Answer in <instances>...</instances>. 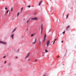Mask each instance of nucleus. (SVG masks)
Returning a JSON list of instances; mask_svg holds the SVG:
<instances>
[{"mask_svg": "<svg viewBox=\"0 0 76 76\" xmlns=\"http://www.w3.org/2000/svg\"><path fill=\"white\" fill-rule=\"evenodd\" d=\"M41 28V34H42V29H43V26L42 24H41L40 25Z\"/></svg>", "mask_w": 76, "mask_h": 76, "instance_id": "nucleus-1", "label": "nucleus"}, {"mask_svg": "<svg viewBox=\"0 0 76 76\" xmlns=\"http://www.w3.org/2000/svg\"><path fill=\"white\" fill-rule=\"evenodd\" d=\"M31 20H38V18H37V17H34V18H31Z\"/></svg>", "mask_w": 76, "mask_h": 76, "instance_id": "nucleus-2", "label": "nucleus"}, {"mask_svg": "<svg viewBox=\"0 0 76 76\" xmlns=\"http://www.w3.org/2000/svg\"><path fill=\"white\" fill-rule=\"evenodd\" d=\"M0 43H1V44H5V45L7 44V43L6 42H3L1 41H0Z\"/></svg>", "mask_w": 76, "mask_h": 76, "instance_id": "nucleus-3", "label": "nucleus"}, {"mask_svg": "<svg viewBox=\"0 0 76 76\" xmlns=\"http://www.w3.org/2000/svg\"><path fill=\"white\" fill-rule=\"evenodd\" d=\"M45 39H46V35L45 34L44 36V37L43 38V42H45Z\"/></svg>", "mask_w": 76, "mask_h": 76, "instance_id": "nucleus-4", "label": "nucleus"}, {"mask_svg": "<svg viewBox=\"0 0 76 76\" xmlns=\"http://www.w3.org/2000/svg\"><path fill=\"white\" fill-rule=\"evenodd\" d=\"M49 44H50L49 41H48L46 44L47 47H48V46L49 45Z\"/></svg>", "mask_w": 76, "mask_h": 76, "instance_id": "nucleus-5", "label": "nucleus"}, {"mask_svg": "<svg viewBox=\"0 0 76 76\" xmlns=\"http://www.w3.org/2000/svg\"><path fill=\"white\" fill-rule=\"evenodd\" d=\"M12 38V39H13L14 38H13V37H14V34H12L11 36Z\"/></svg>", "mask_w": 76, "mask_h": 76, "instance_id": "nucleus-6", "label": "nucleus"}, {"mask_svg": "<svg viewBox=\"0 0 76 76\" xmlns=\"http://www.w3.org/2000/svg\"><path fill=\"white\" fill-rule=\"evenodd\" d=\"M31 19V18H30L27 21V23L28 24L29 22V21H30V20Z\"/></svg>", "mask_w": 76, "mask_h": 76, "instance_id": "nucleus-7", "label": "nucleus"}, {"mask_svg": "<svg viewBox=\"0 0 76 76\" xmlns=\"http://www.w3.org/2000/svg\"><path fill=\"white\" fill-rule=\"evenodd\" d=\"M37 42V38H36L35 39V40L34 42H33L32 43V44H35L36 43V42Z\"/></svg>", "mask_w": 76, "mask_h": 76, "instance_id": "nucleus-8", "label": "nucleus"}, {"mask_svg": "<svg viewBox=\"0 0 76 76\" xmlns=\"http://www.w3.org/2000/svg\"><path fill=\"white\" fill-rule=\"evenodd\" d=\"M29 54H30V53H29L28 54H27L26 56V57H25V58H27V57H29Z\"/></svg>", "mask_w": 76, "mask_h": 76, "instance_id": "nucleus-9", "label": "nucleus"}, {"mask_svg": "<svg viewBox=\"0 0 76 76\" xmlns=\"http://www.w3.org/2000/svg\"><path fill=\"white\" fill-rule=\"evenodd\" d=\"M42 1L39 2V6H40V5H41V4L42 3Z\"/></svg>", "mask_w": 76, "mask_h": 76, "instance_id": "nucleus-10", "label": "nucleus"}, {"mask_svg": "<svg viewBox=\"0 0 76 76\" xmlns=\"http://www.w3.org/2000/svg\"><path fill=\"white\" fill-rule=\"evenodd\" d=\"M70 28V26H68L67 27H66V30L67 31V29H68V28Z\"/></svg>", "mask_w": 76, "mask_h": 76, "instance_id": "nucleus-11", "label": "nucleus"}, {"mask_svg": "<svg viewBox=\"0 0 76 76\" xmlns=\"http://www.w3.org/2000/svg\"><path fill=\"white\" fill-rule=\"evenodd\" d=\"M34 35L35 34H32L31 35V37H33V36H34Z\"/></svg>", "mask_w": 76, "mask_h": 76, "instance_id": "nucleus-12", "label": "nucleus"}, {"mask_svg": "<svg viewBox=\"0 0 76 76\" xmlns=\"http://www.w3.org/2000/svg\"><path fill=\"white\" fill-rule=\"evenodd\" d=\"M39 45H41V42L40 41H39Z\"/></svg>", "mask_w": 76, "mask_h": 76, "instance_id": "nucleus-13", "label": "nucleus"}, {"mask_svg": "<svg viewBox=\"0 0 76 76\" xmlns=\"http://www.w3.org/2000/svg\"><path fill=\"white\" fill-rule=\"evenodd\" d=\"M11 12H13V7H12L11 8Z\"/></svg>", "mask_w": 76, "mask_h": 76, "instance_id": "nucleus-14", "label": "nucleus"}, {"mask_svg": "<svg viewBox=\"0 0 76 76\" xmlns=\"http://www.w3.org/2000/svg\"><path fill=\"white\" fill-rule=\"evenodd\" d=\"M8 66H10L11 65V63H9L8 64Z\"/></svg>", "mask_w": 76, "mask_h": 76, "instance_id": "nucleus-15", "label": "nucleus"}, {"mask_svg": "<svg viewBox=\"0 0 76 76\" xmlns=\"http://www.w3.org/2000/svg\"><path fill=\"white\" fill-rule=\"evenodd\" d=\"M27 7H31V5H28L27 6Z\"/></svg>", "mask_w": 76, "mask_h": 76, "instance_id": "nucleus-16", "label": "nucleus"}, {"mask_svg": "<svg viewBox=\"0 0 76 76\" xmlns=\"http://www.w3.org/2000/svg\"><path fill=\"white\" fill-rule=\"evenodd\" d=\"M68 16H69V14H67V15L66 16V18H68Z\"/></svg>", "mask_w": 76, "mask_h": 76, "instance_id": "nucleus-17", "label": "nucleus"}, {"mask_svg": "<svg viewBox=\"0 0 76 76\" xmlns=\"http://www.w3.org/2000/svg\"><path fill=\"white\" fill-rule=\"evenodd\" d=\"M45 52L46 53H47L48 52V50H45Z\"/></svg>", "mask_w": 76, "mask_h": 76, "instance_id": "nucleus-18", "label": "nucleus"}, {"mask_svg": "<svg viewBox=\"0 0 76 76\" xmlns=\"http://www.w3.org/2000/svg\"><path fill=\"white\" fill-rule=\"evenodd\" d=\"M30 60H31V59H30V58H29L28 60H27L28 61H30Z\"/></svg>", "mask_w": 76, "mask_h": 76, "instance_id": "nucleus-19", "label": "nucleus"}, {"mask_svg": "<svg viewBox=\"0 0 76 76\" xmlns=\"http://www.w3.org/2000/svg\"><path fill=\"white\" fill-rule=\"evenodd\" d=\"M19 13H18L17 14V16H19Z\"/></svg>", "mask_w": 76, "mask_h": 76, "instance_id": "nucleus-20", "label": "nucleus"}, {"mask_svg": "<svg viewBox=\"0 0 76 76\" xmlns=\"http://www.w3.org/2000/svg\"><path fill=\"white\" fill-rule=\"evenodd\" d=\"M3 58H6V56H4L3 57Z\"/></svg>", "mask_w": 76, "mask_h": 76, "instance_id": "nucleus-21", "label": "nucleus"}, {"mask_svg": "<svg viewBox=\"0 0 76 76\" xmlns=\"http://www.w3.org/2000/svg\"><path fill=\"white\" fill-rule=\"evenodd\" d=\"M16 28H15V29H14L13 31H16Z\"/></svg>", "mask_w": 76, "mask_h": 76, "instance_id": "nucleus-22", "label": "nucleus"}, {"mask_svg": "<svg viewBox=\"0 0 76 76\" xmlns=\"http://www.w3.org/2000/svg\"><path fill=\"white\" fill-rule=\"evenodd\" d=\"M9 10H8L7 11V12L6 13H8V12H9Z\"/></svg>", "mask_w": 76, "mask_h": 76, "instance_id": "nucleus-23", "label": "nucleus"}, {"mask_svg": "<svg viewBox=\"0 0 76 76\" xmlns=\"http://www.w3.org/2000/svg\"><path fill=\"white\" fill-rule=\"evenodd\" d=\"M22 10H23V8H21V11L22 12Z\"/></svg>", "mask_w": 76, "mask_h": 76, "instance_id": "nucleus-24", "label": "nucleus"}, {"mask_svg": "<svg viewBox=\"0 0 76 76\" xmlns=\"http://www.w3.org/2000/svg\"><path fill=\"white\" fill-rule=\"evenodd\" d=\"M56 41H55V40H54V41L53 42V44H54L55 43V42Z\"/></svg>", "mask_w": 76, "mask_h": 76, "instance_id": "nucleus-25", "label": "nucleus"}, {"mask_svg": "<svg viewBox=\"0 0 76 76\" xmlns=\"http://www.w3.org/2000/svg\"><path fill=\"white\" fill-rule=\"evenodd\" d=\"M5 10H7V7H6L5 8Z\"/></svg>", "mask_w": 76, "mask_h": 76, "instance_id": "nucleus-26", "label": "nucleus"}, {"mask_svg": "<svg viewBox=\"0 0 76 76\" xmlns=\"http://www.w3.org/2000/svg\"><path fill=\"white\" fill-rule=\"evenodd\" d=\"M35 61H38V60H37V59H35Z\"/></svg>", "mask_w": 76, "mask_h": 76, "instance_id": "nucleus-27", "label": "nucleus"}, {"mask_svg": "<svg viewBox=\"0 0 76 76\" xmlns=\"http://www.w3.org/2000/svg\"><path fill=\"white\" fill-rule=\"evenodd\" d=\"M6 61H5L4 62V64H6Z\"/></svg>", "mask_w": 76, "mask_h": 76, "instance_id": "nucleus-28", "label": "nucleus"}, {"mask_svg": "<svg viewBox=\"0 0 76 76\" xmlns=\"http://www.w3.org/2000/svg\"><path fill=\"white\" fill-rule=\"evenodd\" d=\"M61 42H62V43H63V41H61Z\"/></svg>", "mask_w": 76, "mask_h": 76, "instance_id": "nucleus-29", "label": "nucleus"}, {"mask_svg": "<svg viewBox=\"0 0 76 76\" xmlns=\"http://www.w3.org/2000/svg\"><path fill=\"white\" fill-rule=\"evenodd\" d=\"M15 32L13 30L12 31V33H13V32Z\"/></svg>", "mask_w": 76, "mask_h": 76, "instance_id": "nucleus-30", "label": "nucleus"}, {"mask_svg": "<svg viewBox=\"0 0 76 76\" xmlns=\"http://www.w3.org/2000/svg\"><path fill=\"white\" fill-rule=\"evenodd\" d=\"M65 33V32H62V34H64Z\"/></svg>", "mask_w": 76, "mask_h": 76, "instance_id": "nucleus-31", "label": "nucleus"}, {"mask_svg": "<svg viewBox=\"0 0 76 76\" xmlns=\"http://www.w3.org/2000/svg\"><path fill=\"white\" fill-rule=\"evenodd\" d=\"M57 40V39H56L55 41H56Z\"/></svg>", "mask_w": 76, "mask_h": 76, "instance_id": "nucleus-32", "label": "nucleus"}, {"mask_svg": "<svg viewBox=\"0 0 76 76\" xmlns=\"http://www.w3.org/2000/svg\"><path fill=\"white\" fill-rule=\"evenodd\" d=\"M58 57H60V56H58Z\"/></svg>", "mask_w": 76, "mask_h": 76, "instance_id": "nucleus-33", "label": "nucleus"}, {"mask_svg": "<svg viewBox=\"0 0 76 76\" xmlns=\"http://www.w3.org/2000/svg\"><path fill=\"white\" fill-rule=\"evenodd\" d=\"M18 58V57H15L16 58Z\"/></svg>", "mask_w": 76, "mask_h": 76, "instance_id": "nucleus-34", "label": "nucleus"}, {"mask_svg": "<svg viewBox=\"0 0 76 76\" xmlns=\"http://www.w3.org/2000/svg\"><path fill=\"white\" fill-rule=\"evenodd\" d=\"M43 76H45V75H43Z\"/></svg>", "mask_w": 76, "mask_h": 76, "instance_id": "nucleus-35", "label": "nucleus"}, {"mask_svg": "<svg viewBox=\"0 0 76 76\" xmlns=\"http://www.w3.org/2000/svg\"><path fill=\"white\" fill-rule=\"evenodd\" d=\"M49 31H50V30H49Z\"/></svg>", "mask_w": 76, "mask_h": 76, "instance_id": "nucleus-36", "label": "nucleus"}, {"mask_svg": "<svg viewBox=\"0 0 76 76\" xmlns=\"http://www.w3.org/2000/svg\"><path fill=\"white\" fill-rule=\"evenodd\" d=\"M18 51H19V50H18Z\"/></svg>", "mask_w": 76, "mask_h": 76, "instance_id": "nucleus-37", "label": "nucleus"}, {"mask_svg": "<svg viewBox=\"0 0 76 76\" xmlns=\"http://www.w3.org/2000/svg\"><path fill=\"white\" fill-rule=\"evenodd\" d=\"M5 13H6V12H5Z\"/></svg>", "mask_w": 76, "mask_h": 76, "instance_id": "nucleus-38", "label": "nucleus"}]
</instances>
